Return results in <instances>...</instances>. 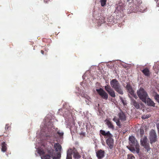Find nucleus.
<instances>
[{
	"instance_id": "f257e3e1",
	"label": "nucleus",
	"mask_w": 159,
	"mask_h": 159,
	"mask_svg": "<svg viewBox=\"0 0 159 159\" xmlns=\"http://www.w3.org/2000/svg\"><path fill=\"white\" fill-rule=\"evenodd\" d=\"M54 119L50 115H47L40 126L41 129L40 134L41 135L45 136L47 139L53 135L55 129L52 123Z\"/></svg>"
},
{
	"instance_id": "f03ea898",
	"label": "nucleus",
	"mask_w": 159,
	"mask_h": 159,
	"mask_svg": "<svg viewBox=\"0 0 159 159\" xmlns=\"http://www.w3.org/2000/svg\"><path fill=\"white\" fill-rule=\"evenodd\" d=\"M111 86L118 93L121 94H123V91L121 89L118 81L116 79H114L110 82Z\"/></svg>"
},
{
	"instance_id": "7ed1b4c3",
	"label": "nucleus",
	"mask_w": 159,
	"mask_h": 159,
	"mask_svg": "<svg viewBox=\"0 0 159 159\" xmlns=\"http://www.w3.org/2000/svg\"><path fill=\"white\" fill-rule=\"evenodd\" d=\"M137 95L142 101L146 103V99L148 97L147 92L143 89L140 88L137 91Z\"/></svg>"
},
{
	"instance_id": "20e7f679",
	"label": "nucleus",
	"mask_w": 159,
	"mask_h": 159,
	"mask_svg": "<svg viewBox=\"0 0 159 159\" xmlns=\"http://www.w3.org/2000/svg\"><path fill=\"white\" fill-rule=\"evenodd\" d=\"M47 152L51 155V157L53 159H60L61 157V154L60 152H55L54 150L51 147L47 148Z\"/></svg>"
},
{
	"instance_id": "39448f33",
	"label": "nucleus",
	"mask_w": 159,
	"mask_h": 159,
	"mask_svg": "<svg viewBox=\"0 0 159 159\" xmlns=\"http://www.w3.org/2000/svg\"><path fill=\"white\" fill-rule=\"evenodd\" d=\"M119 119L114 118H113V120L115 122L118 126L120 125V124L119 122V120L121 121H125L126 120V117L124 113L122 111H120L118 113Z\"/></svg>"
},
{
	"instance_id": "423d86ee",
	"label": "nucleus",
	"mask_w": 159,
	"mask_h": 159,
	"mask_svg": "<svg viewBox=\"0 0 159 159\" xmlns=\"http://www.w3.org/2000/svg\"><path fill=\"white\" fill-rule=\"evenodd\" d=\"M140 143L141 145L146 149L147 152L150 150V148L149 147V143L146 136H145L144 138L141 139Z\"/></svg>"
},
{
	"instance_id": "0eeeda50",
	"label": "nucleus",
	"mask_w": 159,
	"mask_h": 159,
	"mask_svg": "<svg viewBox=\"0 0 159 159\" xmlns=\"http://www.w3.org/2000/svg\"><path fill=\"white\" fill-rule=\"evenodd\" d=\"M149 139L150 140V143L152 144L155 142L157 140V136L155 131L154 130H152L149 133Z\"/></svg>"
},
{
	"instance_id": "6e6552de",
	"label": "nucleus",
	"mask_w": 159,
	"mask_h": 159,
	"mask_svg": "<svg viewBox=\"0 0 159 159\" xmlns=\"http://www.w3.org/2000/svg\"><path fill=\"white\" fill-rule=\"evenodd\" d=\"M129 143L131 146H139L138 142L133 136L129 137Z\"/></svg>"
},
{
	"instance_id": "1a4fd4ad",
	"label": "nucleus",
	"mask_w": 159,
	"mask_h": 159,
	"mask_svg": "<svg viewBox=\"0 0 159 159\" xmlns=\"http://www.w3.org/2000/svg\"><path fill=\"white\" fill-rule=\"evenodd\" d=\"M96 91L99 95L103 99L106 100L108 98V95L102 88L96 89Z\"/></svg>"
},
{
	"instance_id": "9d476101",
	"label": "nucleus",
	"mask_w": 159,
	"mask_h": 159,
	"mask_svg": "<svg viewBox=\"0 0 159 159\" xmlns=\"http://www.w3.org/2000/svg\"><path fill=\"white\" fill-rule=\"evenodd\" d=\"M49 147H49L48 146L47 147V145H45L44 144H43L40 148H37V151L40 155L41 156L44 154V149H46L47 151V148Z\"/></svg>"
},
{
	"instance_id": "9b49d317",
	"label": "nucleus",
	"mask_w": 159,
	"mask_h": 159,
	"mask_svg": "<svg viewBox=\"0 0 159 159\" xmlns=\"http://www.w3.org/2000/svg\"><path fill=\"white\" fill-rule=\"evenodd\" d=\"M100 133L101 134L104 136L105 138H107L106 142L107 144L109 146V131L106 132L104 130H101Z\"/></svg>"
},
{
	"instance_id": "f8f14e48",
	"label": "nucleus",
	"mask_w": 159,
	"mask_h": 159,
	"mask_svg": "<svg viewBox=\"0 0 159 159\" xmlns=\"http://www.w3.org/2000/svg\"><path fill=\"white\" fill-rule=\"evenodd\" d=\"M126 88L128 92L131 96L134 97L135 98H137L136 95L134 93V91L129 84H127L126 86Z\"/></svg>"
},
{
	"instance_id": "ddd939ff",
	"label": "nucleus",
	"mask_w": 159,
	"mask_h": 159,
	"mask_svg": "<svg viewBox=\"0 0 159 159\" xmlns=\"http://www.w3.org/2000/svg\"><path fill=\"white\" fill-rule=\"evenodd\" d=\"M133 146L131 147H127V148L133 153H138L139 152V146H135V148L133 147Z\"/></svg>"
},
{
	"instance_id": "4468645a",
	"label": "nucleus",
	"mask_w": 159,
	"mask_h": 159,
	"mask_svg": "<svg viewBox=\"0 0 159 159\" xmlns=\"http://www.w3.org/2000/svg\"><path fill=\"white\" fill-rule=\"evenodd\" d=\"M63 116L65 118L66 121H68L69 123L73 120L72 115L70 113H69L67 115L65 113L63 114Z\"/></svg>"
},
{
	"instance_id": "2eb2a0df",
	"label": "nucleus",
	"mask_w": 159,
	"mask_h": 159,
	"mask_svg": "<svg viewBox=\"0 0 159 159\" xmlns=\"http://www.w3.org/2000/svg\"><path fill=\"white\" fill-rule=\"evenodd\" d=\"M54 148L56 152H59L62 149L61 146L58 143H55L54 144Z\"/></svg>"
},
{
	"instance_id": "dca6fc26",
	"label": "nucleus",
	"mask_w": 159,
	"mask_h": 159,
	"mask_svg": "<svg viewBox=\"0 0 159 159\" xmlns=\"http://www.w3.org/2000/svg\"><path fill=\"white\" fill-rule=\"evenodd\" d=\"M96 156L98 158L101 159L104 156V152L101 150L96 152Z\"/></svg>"
},
{
	"instance_id": "f3484780",
	"label": "nucleus",
	"mask_w": 159,
	"mask_h": 159,
	"mask_svg": "<svg viewBox=\"0 0 159 159\" xmlns=\"http://www.w3.org/2000/svg\"><path fill=\"white\" fill-rule=\"evenodd\" d=\"M146 103H147V104L149 106H152L153 107L155 106V103L149 98L147 97L146 99Z\"/></svg>"
},
{
	"instance_id": "a211bd4d",
	"label": "nucleus",
	"mask_w": 159,
	"mask_h": 159,
	"mask_svg": "<svg viewBox=\"0 0 159 159\" xmlns=\"http://www.w3.org/2000/svg\"><path fill=\"white\" fill-rule=\"evenodd\" d=\"M82 97L85 98V102L87 104L89 103V102H91V99L90 97L87 95H84L82 96Z\"/></svg>"
},
{
	"instance_id": "6ab92c4d",
	"label": "nucleus",
	"mask_w": 159,
	"mask_h": 159,
	"mask_svg": "<svg viewBox=\"0 0 159 159\" xmlns=\"http://www.w3.org/2000/svg\"><path fill=\"white\" fill-rule=\"evenodd\" d=\"M1 146H2V148H1L2 151L3 152H5L6 151L7 149L6 144L5 143V142H3L2 143Z\"/></svg>"
},
{
	"instance_id": "aec40b11",
	"label": "nucleus",
	"mask_w": 159,
	"mask_h": 159,
	"mask_svg": "<svg viewBox=\"0 0 159 159\" xmlns=\"http://www.w3.org/2000/svg\"><path fill=\"white\" fill-rule=\"evenodd\" d=\"M131 103L137 109L139 108V105L135 100L131 99Z\"/></svg>"
},
{
	"instance_id": "412c9836",
	"label": "nucleus",
	"mask_w": 159,
	"mask_h": 159,
	"mask_svg": "<svg viewBox=\"0 0 159 159\" xmlns=\"http://www.w3.org/2000/svg\"><path fill=\"white\" fill-rule=\"evenodd\" d=\"M112 136V134L110 133V149L112 148L114 146L113 139L111 138Z\"/></svg>"
},
{
	"instance_id": "4be33fe9",
	"label": "nucleus",
	"mask_w": 159,
	"mask_h": 159,
	"mask_svg": "<svg viewBox=\"0 0 159 159\" xmlns=\"http://www.w3.org/2000/svg\"><path fill=\"white\" fill-rule=\"evenodd\" d=\"M51 155L48 153V154H46L41 157L42 159H51Z\"/></svg>"
},
{
	"instance_id": "5701e85b",
	"label": "nucleus",
	"mask_w": 159,
	"mask_h": 159,
	"mask_svg": "<svg viewBox=\"0 0 159 159\" xmlns=\"http://www.w3.org/2000/svg\"><path fill=\"white\" fill-rule=\"evenodd\" d=\"M74 157L75 159H78L80 158V156L79 153L77 152H76V151H75L73 154Z\"/></svg>"
},
{
	"instance_id": "b1692460",
	"label": "nucleus",
	"mask_w": 159,
	"mask_h": 159,
	"mask_svg": "<svg viewBox=\"0 0 159 159\" xmlns=\"http://www.w3.org/2000/svg\"><path fill=\"white\" fill-rule=\"evenodd\" d=\"M75 151H76V150L75 149L73 150L70 149L67 151V155H72V153H74Z\"/></svg>"
},
{
	"instance_id": "393cba45",
	"label": "nucleus",
	"mask_w": 159,
	"mask_h": 159,
	"mask_svg": "<svg viewBox=\"0 0 159 159\" xmlns=\"http://www.w3.org/2000/svg\"><path fill=\"white\" fill-rule=\"evenodd\" d=\"M142 72L146 75L148 76L149 75V71L148 69H144L142 70Z\"/></svg>"
},
{
	"instance_id": "a878e982",
	"label": "nucleus",
	"mask_w": 159,
	"mask_h": 159,
	"mask_svg": "<svg viewBox=\"0 0 159 159\" xmlns=\"http://www.w3.org/2000/svg\"><path fill=\"white\" fill-rule=\"evenodd\" d=\"M101 5L102 7H104L106 5L107 0H100Z\"/></svg>"
},
{
	"instance_id": "bb28decb",
	"label": "nucleus",
	"mask_w": 159,
	"mask_h": 159,
	"mask_svg": "<svg viewBox=\"0 0 159 159\" xmlns=\"http://www.w3.org/2000/svg\"><path fill=\"white\" fill-rule=\"evenodd\" d=\"M57 129H58L56 128V130L57 131V134H58V135L61 137L64 134L63 132L61 131H57Z\"/></svg>"
},
{
	"instance_id": "cd10ccee",
	"label": "nucleus",
	"mask_w": 159,
	"mask_h": 159,
	"mask_svg": "<svg viewBox=\"0 0 159 159\" xmlns=\"http://www.w3.org/2000/svg\"><path fill=\"white\" fill-rule=\"evenodd\" d=\"M110 95L112 97H115L116 96L115 92L112 90L110 89Z\"/></svg>"
},
{
	"instance_id": "c85d7f7f",
	"label": "nucleus",
	"mask_w": 159,
	"mask_h": 159,
	"mask_svg": "<svg viewBox=\"0 0 159 159\" xmlns=\"http://www.w3.org/2000/svg\"><path fill=\"white\" fill-rule=\"evenodd\" d=\"M154 98L159 103V95L156 94L154 96Z\"/></svg>"
},
{
	"instance_id": "c756f323",
	"label": "nucleus",
	"mask_w": 159,
	"mask_h": 159,
	"mask_svg": "<svg viewBox=\"0 0 159 159\" xmlns=\"http://www.w3.org/2000/svg\"><path fill=\"white\" fill-rule=\"evenodd\" d=\"M105 88L106 90L109 94V87L108 85V84H107V85L105 86Z\"/></svg>"
},
{
	"instance_id": "7c9ffc66",
	"label": "nucleus",
	"mask_w": 159,
	"mask_h": 159,
	"mask_svg": "<svg viewBox=\"0 0 159 159\" xmlns=\"http://www.w3.org/2000/svg\"><path fill=\"white\" fill-rule=\"evenodd\" d=\"M139 132L141 136H142L144 133V131L143 129H140Z\"/></svg>"
},
{
	"instance_id": "2f4dec72",
	"label": "nucleus",
	"mask_w": 159,
	"mask_h": 159,
	"mask_svg": "<svg viewBox=\"0 0 159 159\" xmlns=\"http://www.w3.org/2000/svg\"><path fill=\"white\" fill-rule=\"evenodd\" d=\"M128 159H134V157L132 155H128Z\"/></svg>"
},
{
	"instance_id": "473e14b6",
	"label": "nucleus",
	"mask_w": 159,
	"mask_h": 159,
	"mask_svg": "<svg viewBox=\"0 0 159 159\" xmlns=\"http://www.w3.org/2000/svg\"><path fill=\"white\" fill-rule=\"evenodd\" d=\"M149 115H143L142 116V119H145L146 118H149Z\"/></svg>"
},
{
	"instance_id": "72a5a7b5",
	"label": "nucleus",
	"mask_w": 159,
	"mask_h": 159,
	"mask_svg": "<svg viewBox=\"0 0 159 159\" xmlns=\"http://www.w3.org/2000/svg\"><path fill=\"white\" fill-rule=\"evenodd\" d=\"M66 159H72V155H67Z\"/></svg>"
},
{
	"instance_id": "f704fd0d",
	"label": "nucleus",
	"mask_w": 159,
	"mask_h": 159,
	"mask_svg": "<svg viewBox=\"0 0 159 159\" xmlns=\"http://www.w3.org/2000/svg\"><path fill=\"white\" fill-rule=\"evenodd\" d=\"M105 121L106 122V123L108 126V127H109V121L108 120H105Z\"/></svg>"
},
{
	"instance_id": "c9c22d12",
	"label": "nucleus",
	"mask_w": 159,
	"mask_h": 159,
	"mask_svg": "<svg viewBox=\"0 0 159 159\" xmlns=\"http://www.w3.org/2000/svg\"><path fill=\"white\" fill-rule=\"evenodd\" d=\"M121 101L122 102V103L124 105H125L126 104V101L123 100V99L121 100Z\"/></svg>"
},
{
	"instance_id": "e433bc0d",
	"label": "nucleus",
	"mask_w": 159,
	"mask_h": 159,
	"mask_svg": "<svg viewBox=\"0 0 159 159\" xmlns=\"http://www.w3.org/2000/svg\"><path fill=\"white\" fill-rule=\"evenodd\" d=\"M8 124H6V126L5 127V130H7L8 129Z\"/></svg>"
},
{
	"instance_id": "4c0bfd02",
	"label": "nucleus",
	"mask_w": 159,
	"mask_h": 159,
	"mask_svg": "<svg viewBox=\"0 0 159 159\" xmlns=\"http://www.w3.org/2000/svg\"><path fill=\"white\" fill-rule=\"evenodd\" d=\"M62 111V109H59V110H58V113H59L60 114H61L60 113V111Z\"/></svg>"
},
{
	"instance_id": "58836bf2",
	"label": "nucleus",
	"mask_w": 159,
	"mask_h": 159,
	"mask_svg": "<svg viewBox=\"0 0 159 159\" xmlns=\"http://www.w3.org/2000/svg\"><path fill=\"white\" fill-rule=\"evenodd\" d=\"M110 128H113V125H111V123H110Z\"/></svg>"
},
{
	"instance_id": "ea45409f",
	"label": "nucleus",
	"mask_w": 159,
	"mask_h": 159,
	"mask_svg": "<svg viewBox=\"0 0 159 159\" xmlns=\"http://www.w3.org/2000/svg\"><path fill=\"white\" fill-rule=\"evenodd\" d=\"M41 53L42 54H44V51L43 50H41Z\"/></svg>"
},
{
	"instance_id": "a19ab883",
	"label": "nucleus",
	"mask_w": 159,
	"mask_h": 159,
	"mask_svg": "<svg viewBox=\"0 0 159 159\" xmlns=\"http://www.w3.org/2000/svg\"><path fill=\"white\" fill-rule=\"evenodd\" d=\"M157 126L158 129V127H159V124H157Z\"/></svg>"
},
{
	"instance_id": "79ce46f5",
	"label": "nucleus",
	"mask_w": 159,
	"mask_h": 159,
	"mask_svg": "<svg viewBox=\"0 0 159 159\" xmlns=\"http://www.w3.org/2000/svg\"><path fill=\"white\" fill-rule=\"evenodd\" d=\"M129 97L131 98V97H130V95H129Z\"/></svg>"
},
{
	"instance_id": "37998d69",
	"label": "nucleus",
	"mask_w": 159,
	"mask_h": 159,
	"mask_svg": "<svg viewBox=\"0 0 159 159\" xmlns=\"http://www.w3.org/2000/svg\"><path fill=\"white\" fill-rule=\"evenodd\" d=\"M83 78H84V76H83Z\"/></svg>"
}]
</instances>
